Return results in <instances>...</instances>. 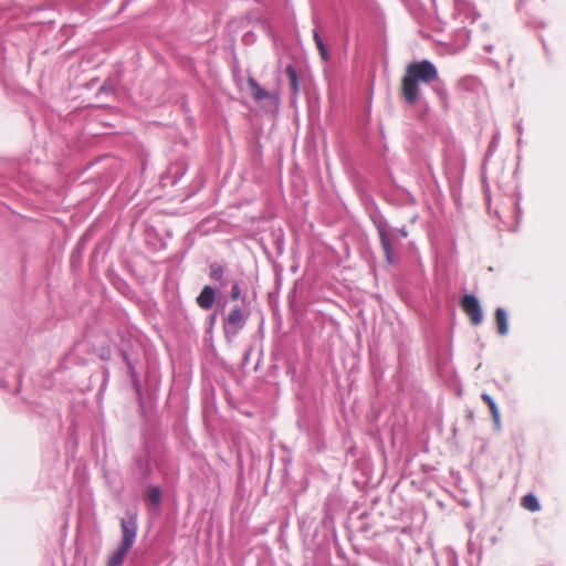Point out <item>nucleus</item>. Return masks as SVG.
Wrapping results in <instances>:
<instances>
[{
	"label": "nucleus",
	"instance_id": "0eeeda50",
	"mask_svg": "<svg viewBox=\"0 0 566 566\" xmlns=\"http://www.w3.org/2000/svg\"><path fill=\"white\" fill-rule=\"evenodd\" d=\"M213 302L214 290L211 286L206 285L197 297V304L203 310H209L212 307Z\"/></svg>",
	"mask_w": 566,
	"mask_h": 566
},
{
	"label": "nucleus",
	"instance_id": "39448f33",
	"mask_svg": "<svg viewBox=\"0 0 566 566\" xmlns=\"http://www.w3.org/2000/svg\"><path fill=\"white\" fill-rule=\"evenodd\" d=\"M247 315L238 305L231 308L223 322V331L227 335H235L245 324Z\"/></svg>",
	"mask_w": 566,
	"mask_h": 566
},
{
	"label": "nucleus",
	"instance_id": "423d86ee",
	"mask_svg": "<svg viewBox=\"0 0 566 566\" xmlns=\"http://www.w3.org/2000/svg\"><path fill=\"white\" fill-rule=\"evenodd\" d=\"M247 84L250 88L251 96L256 103H261L264 99H271L274 103L277 102V96L261 87L253 77H248Z\"/></svg>",
	"mask_w": 566,
	"mask_h": 566
},
{
	"label": "nucleus",
	"instance_id": "9d476101",
	"mask_svg": "<svg viewBox=\"0 0 566 566\" xmlns=\"http://www.w3.org/2000/svg\"><path fill=\"white\" fill-rule=\"evenodd\" d=\"M522 506L530 512H537L541 507L536 496L531 493L522 497Z\"/></svg>",
	"mask_w": 566,
	"mask_h": 566
},
{
	"label": "nucleus",
	"instance_id": "f257e3e1",
	"mask_svg": "<svg viewBox=\"0 0 566 566\" xmlns=\"http://www.w3.org/2000/svg\"><path fill=\"white\" fill-rule=\"evenodd\" d=\"M439 81L437 66L429 60L413 61L406 65L400 82L401 98L415 105L420 96V84L429 85Z\"/></svg>",
	"mask_w": 566,
	"mask_h": 566
},
{
	"label": "nucleus",
	"instance_id": "2eb2a0df",
	"mask_svg": "<svg viewBox=\"0 0 566 566\" xmlns=\"http://www.w3.org/2000/svg\"><path fill=\"white\" fill-rule=\"evenodd\" d=\"M240 296H241L240 285L238 283H234L231 287L230 297L232 301H237L240 298Z\"/></svg>",
	"mask_w": 566,
	"mask_h": 566
},
{
	"label": "nucleus",
	"instance_id": "f3484780",
	"mask_svg": "<svg viewBox=\"0 0 566 566\" xmlns=\"http://www.w3.org/2000/svg\"><path fill=\"white\" fill-rule=\"evenodd\" d=\"M515 208H516L517 213H520V212H521V211H520V205H518V202H517V201L515 202Z\"/></svg>",
	"mask_w": 566,
	"mask_h": 566
},
{
	"label": "nucleus",
	"instance_id": "9b49d317",
	"mask_svg": "<svg viewBox=\"0 0 566 566\" xmlns=\"http://www.w3.org/2000/svg\"><path fill=\"white\" fill-rule=\"evenodd\" d=\"M285 74L287 75L292 91L294 94L298 93V81H297V73L295 69L292 65H287L285 67Z\"/></svg>",
	"mask_w": 566,
	"mask_h": 566
},
{
	"label": "nucleus",
	"instance_id": "f03ea898",
	"mask_svg": "<svg viewBox=\"0 0 566 566\" xmlns=\"http://www.w3.org/2000/svg\"><path fill=\"white\" fill-rule=\"evenodd\" d=\"M120 528L123 539L120 546L109 555L106 566H120L125 560L128 551L135 543L137 533V517L136 514H129L127 518L120 521Z\"/></svg>",
	"mask_w": 566,
	"mask_h": 566
},
{
	"label": "nucleus",
	"instance_id": "ddd939ff",
	"mask_svg": "<svg viewBox=\"0 0 566 566\" xmlns=\"http://www.w3.org/2000/svg\"><path fill=\"white\" fill-rule=\"evenodd\" d=\"M209 270H210V272H209L210 279H212L214 281H220L223 277L224 270L221 264L212 263V264H210Z\"/></svg>",
	"mask_w": 566,
	"mask_h": 566
},
{
	"label": "nucleus",
	"instance_id": "7ed1b4c3",
	"mask_svg": "<svg viewBox=\"0 0 566 566\" xmlns=\"http://www.w3.org/2000/svg\"><path fill=\"white\" fill-rule=\"evenodd\" d=\"M378 233L387 264L396 263L398 261V254L396 251L399 244L398 232H390L384 227H379Z\"/></svg>",
	"mask_w": 566,
	"mask_h": 566
},
{
	"label": "nucleus",
	"instance_id": "f8f14e48",
	"mask_svg": "<svg viewBox=\"0 0 566 566\" xmlns=\"http://www.w3.org/2000/svg\"><path fill=\"white\" fill-rule=\"evenodd\" d=\"M313 39L315 41V44L317 46V50L319 52V55H321L322 60L327 61L328 60V52H327V49H326L322 38L319 36L318 32L314 31Z\"/></svg>",
	"mask_w": 566,
	"mask_h": 566
},
{
	"label": "nucleus",
	"instance_id": "1a4fd4ad",
	"mask_svg": "<svg viewBox=\"0 0 566 566\" xmlns=\"http://www.w3.org/2000/svg\"><path fill=\"white\" fill-rule=\"evenodd\" d=\"M481 398L488 405V407H489V409L491 411V415H492L494 423L496 424V427H500V411H499V408H497L495 401L488 394H482Z\"/></svg>",
	"mask_w": 566,
	"mask_h": 566
},
{
	"label": "nucleus",
	"instance_id": "4468645a",
	"mask_svg": "<svg viewBox=\"0 0 566 566\" xmlns=\"http://www.w3.org/2000/svg\"><path fill=\"white\" fill-rule=\"evenodd\" d=\"M148 499L154 503L158 504L160 501V491L158 488H153L148 492Z\"/></svg>",
	"mask_w": 566,
	"mask_h": 566
},
{
	"label": "nucleus",
	"instance_id": "dca6fc26",
	"mask_svg": "<svg viewBox=\"0 0 566 566\" xmlns=\"http://www.w3.org/2000/svg\"><path fill=\"white\" fill-rule=\"evenodd\" d=\"M391 232H398V234H399V242L401 241V239H405V238L408 237V231H406L405 229L392 230Z\"/></svg>",
	"mask_w": 566,
	"mask_h": 566
},
{
	"label": "nucleus",
	"instance_id": "20e7f679",
	"mask_svg": "<svg viewBox=\"0 0 566 566\" xmlns=\"http://www.w3.org/2000/svg\"><path fill=\"white\" fill-rule=\"evenodd\" d=\"M460 307L468 316L471 325L478 326L483 321V313L478 298L472 294H465L460 301Z\"/></svg>",
	"mask_w": 566,
	"mask_h": 566
},
{
	"label": "nucleus",
	"instance_id": "6e6552de",
	"mask_svg": "<svg viewBox=\"0 0 566 566\" xmlns=\"http://www.w3.org/2000/svg\"><path fill=\"white\" fill-rule=\"evenodd\" d=\"M494 321H495L497 333L501 336L506 335L509 333V319H507V314L504 308L497 307L495 310Z\"/></svg>",
	"mask_w": 566,
	"mask_h": 566
}]
</instances>
